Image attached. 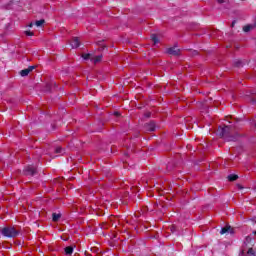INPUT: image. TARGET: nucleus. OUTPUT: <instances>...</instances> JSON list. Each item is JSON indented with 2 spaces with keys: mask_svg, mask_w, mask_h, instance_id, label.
I'll return each instance as SVG.
<instances>
[{
  "mask_svg": "<svg viewBox=\"0 0 256 256\" xmlns=\"http://www.w3.org/2000/svg\"><path fill=\"white\" fill-rule=\"evenodd\" d=\"M233 129V126H219L216 133L224 141H237V135H232Z\"/></svg>",
  "mask_w": 256,
  "mask_h": 256,
  "instance_id": "obj_1",
  "label": "nucleus"
},
{
  "mask_svg": "<svg viewBox=\"0 0 256 256\" xmlns=\"http://www.w3.org/2000/svg\"><path fill=\"white\" fill-rule=\"evenodd\" d=\"M1 234L8 239H15V237H18L19 231L14 227L6 226L1 229Z\"/></svg>",
  "mask_w": 256,
  "mask_h": 256,
  "instance_id": "obj_2",
  "label": "nucleus"
},
{
  "mask_svg": "<svg viewBox=\"0 0 256 256\" xmlns=\"http://www.w3.org/2000/svg\"><path fill=\"white\" fill-rule=\"evenodd\" d=\"M166 53H168V55H173L174 57H179V55H181V49L177 48V46H173L166 49Z\"/></svg>",
  "mask_w": 256,
  "mask_h": 256,
  "instance_id": "obj_3",
  "label": "nucleus"
},
{
  "mask_svg": "<svg viewBox=\"0 0 256 256\" xmlns=\"http://www.w3.org/2000/svg\"><path fill=\"white\" fill-rule=\"evenodd\" d=\"M70 45L72 49H77L81 47V41L79 40V37H73L72 40L70 41Z\"/></svg>",
  "mask_w": 256,
  "mask_h": 256,
  "instance_id": "obj_4",
  "label": "nucleus"
},
{
  "mask_svg": "<svg viewBox=\"0 0 256 256\" xmlns=\"http://www.w3.org/2000/svg\"><path fill=\"white\" fill-rule=\"evenodd\" d=\"M36 173H37V169H35V167L33 166H27L24 170V174L31 175V177H33V175H35Z\"/></svg>",
  "mask_w": 256,
  "mask_h": 256,
  "instance_id": "obj_5",
  "label": "nucleus"
},
{
  "mask_svg": "<svg viewBox=\"0 0 256 256\" xmlns=\"http://www.w3.org/2000/svg\"><path fill=\"white\" fill-rule=\"evenodd\" d=\"M33 69H35V66H29L28 68L21 70L20 71L21 77H27V75H29L31 71H33Z\"/></svg>",
  "mask_w": 256,
  "mask_h": 256,
  "instance_id": "obj_6",
  "label": "nucleus"
},
{
  "mask_svg": "<svg viewBox=\"0 0 256 256\" xmlns=\"http://www.w3.org/2000/svg\"><path fill=\"white\" fill-rule=\"evenodd\" d=\"M155 129H156V125L153 121L145 124V130L146 131L153 132V131H155Z\"/></svg>",
  "mask_w": 256,
  "mask_h": 256,
  "instance_id": "obj_7",
  "label": "nucleus"
},
{
  "mask_svg": "<svg viewBox=\"0 0 256 256\" xmlns=\"http://www.w3.org/2000/svg\"><path fill=\"white\" fill-rule=\"evenodd\" d=\"M225 233H233V228H231V226L223 227L220 231V234L225 235Z\"/></svg>",
  "mask_w": 256,
  "mask_h": 256,
  "instance_id": "obj_8",
  "label": "nucleus"
},
{
  "mask_svg": "<svg viewBox=\"0 0 256 256\" xmlns=\"http://www.w3.org/2000/svg\"><path fill=\"white\" fill-rule=\"evenodd\" d=\"M97 45L99 47V51H105L107 49V45H105L103 40L98 41Z\"/></svg>",
  "mask_w": 256,
  "mask_h": 256,
  "instance_id": "obj_9",
  "label": "nucleus"
},
{
  "mask_svg": "<svg viewBox=\"0 0 256 256\" xmlns=\"http://www.w3.org/2000/svg\"><path fill=\"white\" fill-rule=\"evenodd\" d=\"M228 181H237L239 179V176L237 174H230L227 177Z\"/></svg>",
  "mask_w": 256,
  "mask_h": 256,
  "instance_id": "obj_10",
  "label": "nucleus"
},
{
  "mask_svg": "<svg viewBox=\"0 0 256 256\" xmlns=\"http://www.w3.org/2000/svg\"><path fill=\"white\" fill-rule=\"evenodd\" d=\"M101 59H103V55H98V56H95L94 58H92L91 61H93L94 64H97V63L101 62Z\"/></svg>",
  "mask_w": 256,
  "mask_h": 256,
  "instance_id": "obj_11",
  "label": "nucleus"
},
{
  "mask_svg": "<svg viewBox=\"0 0 256 256\" xmlns=\"http://www.w3.org/2000/svg\"><path fill=\"white\" fill-rule=\"evenodd\" d=\"M66 255H73V246H68L64 249Z\"/></svg>",
  "mask_w": 256,
  "mask_h": 256,
  "instance_id": "obj_12",
  "label": "nucleus"
},
{
  "mask_svg": "<svg viewBox=\"0 0 256 256\" xmlns=\"http://www.w3.org/2000/svg\"><path fill=\"white\" fill-rule=\"evenodd\" d=\"M34 25L36 27H43V25H45V20L44 19L37 20L36 22H34Z\"/></svg>",
  "mask_w": 256,
  "mask_h": 256,
  "instance_id": "obj_13",
  "label": "nucleus"
},
{
  "mask_svg": "<svg viewBox=\"0 0 256 256\" xmlns=\"http://www.w3.org/2000/svg\"><path fill=\"white\" fill-rule=\"evenodd\" d=\"M59 219H61V214H57V213L52 214V221L57 223V221H59Z\"/></svg>",
  "mask_w": 256,
  "mask_h": 256,
  "instance_id": "obj_14",
  "label": "nucleus"
},
{
  "mask_svg": "<svg viewBox=\"0 0 256 256\" xmlns=\"http://www.w3.org/2000/svg\"><path fill=\"white\" fill-rule=\"evenodd\" d=\"M151 39H152V41H153V43H154L155 45H157V43H159V37H157L156 34H152V35H151Z\"/></svg>",
  "mask_w": 256,
  "mask_h": 256,
  "instance_id": "obj_15",
  "label": "nucleus"
},
{
  "mask_svg": "<svg viewBox=\"0 0 256 256\" xmlns=\"http://www.w3.org/2000/svg\"><path fill=\"white\" fill-rule=\"evenodd\" d=\"M54 152L57 154H61V153H65V150L63 149V147L58 146L55 148Z\"/></svg>",
  "mask_w": 256,
  "mask_h": 256,
  "instance_id": "obj_16",
  "label": "nucleus"
},
{
  "mask_svg": "<svg viewBox=\"0 0 256 256\" xmlns=\"http://www.w3.org/2000/svg\"><path fill=\"white\" fill-rule=\"evenodd\" d=\"M251 29H253L252 25H246L243 27L244 33H249V31H251Z\"/></svg>",
  "mask_w": 256,
  "mask_h": 256,
  "instance_id": "obj_17",
  "label": "nucleus"
},
{
  "mask_svg": "<svg viewBox=\"0 0 256 256\" xmlns=\"http://www.w3.org/2000/svg\"><path fill=\"white\" fill-rule=\"evenodd\" d=\"M243 65H244V63H243V60H236L235 62H234V66H236V67H243Z\"/></svg>",
  "mask_w": 256,
  "mask_h": 256,
  "instance_id": "obj_18",
  "label": "nucleus"
},
{
  "mask_svg": "<svg viewBox=\"0 0 256 256\" xmlns=\"http://www.w3.org/2000/svg\"><path fill=\"white\" fill-rule=\"evenodd\" d=\"M82 58L85 59V61H87L88 59H91V54L90 53L83 54Z\"/></svg>",
  "mask_w": 256,
  "mask_h": 256,
  "instance_id": "obj_19",
  "label": "nucleus"
},
{
  "mask_svg": "<svg viewBox=\"0 0 256 256\" xmlns=\"http://www.w3.org/2000/svg\"><path fill=\"white\" fill-rule=\"evenodd\" d=\"M247 254L252 255V256H256L255 255V250H253V248H249L248 251H247Z\"/></svg>",
  "mask_w": 256,
  "mask_h": 256,
  "instance_id": "obj_20",
  "label": "nucleus"
},
{
  "mask_svg": "<svg viewBox=\"0 0 256 256\" xmlns=\"http://www.w3.org/2000/svg\"><path fill=\"white\" fill-rule=\"evenodd\" d=\"M25 35H27L28 37H33V35H35L32 31H25Z\"/></svg>",
  "mask_w": 256,
  "mask_h": 256,
  "instance_id": "obj_21",
  "label": "nucleus"
},
{
  "mask_svg": "<svg viewBox=\"0 0 256 256\" xmlns=\"http://www.w3.org/2000/svg\"><path fill=\"white\" fill-rule=\"evenodd\" d=\"M192 55H199V52L197 50L192 51Z\"/></svg>",
  "mask_w": 256,
  "mask_h": 256,
  "instance_id": "obj_22",
  "label": "nucleus"
},
{
  "mask_svg": "<svg viewBox=\"0 0 256 256\" xmlns=\"http://www.w3.org/2000/svg\"><path fill=\"white\" fill-rule=\"evenodd\" d=\"M35 25V22L33 23V22H31L29 25H28V27H33Z\"/></svg>",
  "mask_w": 256,
  "mask_h": 256,
  "instance_id": "obj_23",
  "label": "nucleus"
},
{
  "mask_svg": "<svg viewBox=\"0 0 256 256\" xmlns=\"http://www.w3.org/2000/svg\"><path fill=\"white\" fill-rule=\"evenodd\" d=\"M238 189H243V186L241 184H237Z\"/></svg>",
  "mask_w": 256,
  "mask_h": 256,
  "instance_id": "obj_24",
  "label": "nucleus"
},
{
  "mask_svg": "<svg viewBox=\"0 0 256 256\" xmlns=\"http://www.w3.org/2000/svg\"><path fill=\"white\" fill-rule=\"evenodd\" d=\"M218 3H225V0H218Z\"/></svg>",
  "mask_w": 256,
  "mask_h": 256,
  "instance_id": "obj_25",
  "label": "nucleus"
},
{
  "mask_svg": "<svg viewBox=\"0 0 256 256\" xmlns=\"http://www.w3.org/2000/svg\"><path fill=\"white\" fill-rule=\"evenodd\" d=\"M231 27H235V21L232 22Z\"/></svg>",
  "mask_w": 256,
  "mask_h": 256,
  "instance_id": "obj_26",
  "label": "nucleus"
},
{
  "mask_svg": "<svg viewBox=\"0 0 256 256\" xmlns=\"http://www.w3.org/2000/svg\"><path fill=\"white\" fill-rule=\"evenodd\" d=\"M115 115L119 116V112H115Z\"/></svg>",
  "mask_w": 256,
  "mask_h": 256,
  "instance_id": "obj_27",
  "label": "nucleus"
},
{
  "mask_svg": "<svg viewBox=\"0 0 256 256\" xmlns=\"http://www.w3.org/2000/svg\"><path fill=\"white\" fill-rule=\"evenodd\" d=\"M254 127H256V123H254Z\"/></svg>",
  "mask_w": 256,
  "mask_h": 256,
  "instance_id": "obj_28",
  "label": "nucleus"
}]
</instances>
